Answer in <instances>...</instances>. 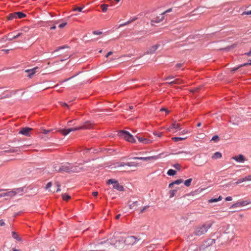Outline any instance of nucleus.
Returning a JSON list of instances; mask_svg holds the SVG:
<instances>
[{
	"label": "nucleus",
	"instance_id": "56",
	"mask_svg": "<svg viewBox=\"0 0 251 251\" xmlns=\"http://www.w3.org/2000/svg\"><path fill=\"white\" fill-rule=\"evenodd\" d=\"M182 65H183L182 63H177L176 64V69H178L180 67H181L182 66Z\"/></svg>",
	"mask_w": 251,
	"mask_h": 251
},
{
	"label": "nucleus",
	"instance_id": "7",
	"mask_svg": "<svg viewBox=\"0 0 251 251\" xmlns=\"http://www.w3.org/2000/svg\"><path fill=\"white\" fill-rule=\"evenodd\" d=\"M107 184L109 185L110 184H113V188L120 191H124V187L120 185V183L115 179H110L107 181Z\"/></svg>",
	"mask_w": 251,
	"mask_h": 251
},
{
	"label": "nucleus",
	"instance_id": "44",
	"mask_svg": "<svg viewBox=\"0 0 251 251\" xmlns=\"http://www.w3.org/2000/svg\"><path fill=\"white\" fill-rule=\"evenodd\" d=\"M219 140V136L218 135H215L214 136L211 140L214 141H217Z\"/></svg>",
	"mask_w": 251,
	"mask_h": 251
},
{
	"label": "nucleus",
	"instance_id": "16",
	"mask_svg": "<svg viewBox=\"0 0 251 251\" xmlns=\"http://www.w3.org/2000/svg\"><path fill=\"white\" fill-rule=\"evenodd\" d=\"M38 68L37 67H35L32 69L29 70H26L25 71L26 73H28V76L29 77H31V76L34 75L36 73V70Z\"/></svg>",
	"mask_w": 251,
	"mask_h": 251
},
{
	"label": "nucleus",
	"instance_id": "27",
	"mask_svg": "<svg viewBox=\"0 0 251 251\" xmlns=\"http://www.w3.org/2000/svg\"><path fill=\"white\" fill-rule=\"evenodd\" d=\"M12 237L19 241H22V239L20 237H19L18 235L14 231L12 232Z\"/></svg>",
	"mask_w": 251,
	"mask_h": 251
},
{
	"label": "nucleus",
	"instance_id": "62",
	"mask_svg": "<svg viewBox=\"0 0 251 251\" xmlns=\"http://www.w3.org/2000/svg\"><path fill=\"white\" fill-rule=\"evenodd\" d=\"M174 78V76H169L167 77H166L164 79L165 80H169L170 79H173Z\"/></svg>",
	"mask_w": 251,
	"mask_h": 251
},
{
	"label": "nucleus",
	"instance_id": "53",
	"mask_svg": "<svg viewBox=\"0 0 251 251\" xmlns=\"http://www.w3.org/2000/svg\"><path fill=\"white\" fill-rule=\"evenodd\" d=\"M93 33L94 35H100L102 34V32L99 31H94Z\"/></svg>",
	"mask_w": 251,
	"mask_h": 251
},
{
	"label": "nucleus",
	"instance_id": "12",
	"mask_svg": "<svg viewBox=\"0 0 251 251\" xmlns=\"http://www.w3.org/2000/svg\"><path fill=\"white\" fill-rule=\"evenodd\" d=\"M158 158V156H149V157H135L133 158V159H138V160H141L144 161H150L152 159H157Z\"/></svg>",
	"mask_w": 251,
	"mask_h": 251
},
{
	"label": "nucleus",
	"instance_id": "4",
	"mask_svg": "<svg viewBox=\"0 0 251 251\" xmlns=\"http://www.w3.org/2000/svg\"><path fill=\"white\" fill-rule=\"evenodd\" d=\"M210 227V224H205L197 226L195 228L193 233L196 236H200L206 233Z\"/></svg>",
	"mask_w": 251,
	"mask_h": 251
},
{
	"label": "nucleus",
	"instance_id": "31",
	"mask_svg": "<svg viewBox=\"0 0 251 251\" xmlns=\"http://www.w3.org/2000/svg\"><path fill=\"white\" fill-rule=\"evenodd\" d=\"M249 203L250 202L248 201H243L237 203V204L239 205V206H245L249 204Z\"/></svg>",
	"mask_w": 251,
	"mask_h": 251
},
{
	"label": "nucleus",
	"instance_id": "40",
	"mask_svg": "<svg viewBox=\"0 0 251 251\" xmlns=\"http://www.w3.org/2000/svg\"><path fill=\"white\" fill-rule=\"evenodd\" d=\"M243 180H244V181H251V175H249L244 177Z\"/></svg>",
	"mask_w": 251,
	"mask_h": 251
},
{
	"label": "nucleus",
	"instance_id": "63",
	"mask_svg": "<svg viewBox=\"0 0 251 251\" xmlns=\"http://www.w3.org/2000/svg\"><path fill=\"white\" fill-rule=\"evenodd\" d=\"M93 195L94 196V197H96L98 196V192H93V193H92Z\"/></svg>",
	"mask_w": 251,
	"mask_h": 251
},
{
	"label": "nucleus",
	"instance_id": "18",
	"mask_svg": "<svg viewBox=\"0 0 251 251\" xmlns=\"http://www.w3.org/2000/svg\"><path fill=\"white\" fill-rule=\"evenodd\" d=\"M158 45H154L151 47L146 52V54H152L157 49Z\"/></svg>",
	"mask_w": 251,
	"mask_h": 251
},
{
	"label": "nucleus",
	"instance_id": "6",
	"mask_svg": "<svg viewBox=\"0 0 251 251\" xmlns=\"http://www.w3.org/2000/svg\"><path fill=\"white\" fill-rule=\"evenodd\" d=\"M118 136L121 138H124L126 141L129 142L131 143H136V140L128 131L126 130H121L118 132Z\"/></svg>",
	"mask_w": 251,
	"mask_h": 251
},
{
	"label": "nucleus",
	"instance_id": "36",
	"mask_svg": "<svg viewBox=\"0 0 251 251\" xmlns=\"http://www.w3.org/2000/svg\"><path fill=\"white\" fill-rule=\"evenodd\" d=\"M8 39L9 38H7L6 36H4L0 38V43H5L6 41L8 40Z\"/></svg>",
	"mask_w": 251,
	"mask_h": 251
},
{
	"label": "nucleus",
	"instance_id": "14",
	"mask_svg": "<svg viewBox=\"0 0 251 251\" xmlns=\"http://www.w3.org/2000/svg\"><path fill=\"white\" fill-rule=\"evenodd\" d=\"M93 125L94 124L90 121H87L83 126H80V127H82V129H88L91 128Z\"/></svg>",
	"mask_w": 251,
	"mask_h": 251
},
{
	"label": "nucleus",
	"instance_id": "9",
	"mask_svg": "<svg viewBox=\"0 0 251 251\" xmlns=\"http://www.w3.org/2000/svg\"><path fill=\"white\" fill-rule=\"evenodd\" d=\"M32 130V128L25 127L22 128L21 130L19 131V134H23L25 136H29L30 135V132Z\"/></svg>",
	"mask_w": 251,
	"mask_h": 251
},
{
	"label": "nucleus",
	"instance_id": "48",
	"mask_svg": "<svg viewBox=\"0 0 251 251\" xmlns=\"http://www.w3.org/2000/svg\"><path fill=\"white\" fill-rule=\"evenodd\" d=\"M52 186V183L51 182H49L47 183L46 186V189H49L50 187H51V186Z\"/></svg>",
	"mask_w": 251,
	"mask_h": 251
},
{
	"label": "nucleus",
	"instance_id": "2",
	"mask_svg": "<svg viewBox=\"0 0 251 251\" xmlns=\"http://www.w3.org/2000/svg\"><path fill=\"white\" fill-rule=\"evenodd\" d=\"M54 171L58 172H67V173H75L80 172L81 168L77 166L71 165L69 163H66L62 165L59 167H55L54 168Z\"/></svg>",
	"mask_w": 251,
	"mask_h": 251
},
{
	"label": "nucleus",
	"instance_id": "32",
	"mask_svg": "<svg viewBox=\"0 0 251 251\" xmlns=\"http://www.w3.org/2000/svg\"><path fill=\"white\" fill-rule=\"evenodd\" d=\"M81 129H82V127H80V126H77V127H72V128H70L68 129L69 132L70 133L72 131H75L76 130H81Z\"/></svg>",
	"mask_w": 251,
	"mask_h": 251
},
{
	"label": "nucleus",
	"instance_id": "13",
	"mask_svg": "<svg viewBox=\"0 0 251 251\" xmlns=\"http://www.w3.org/2000/svg\"><path fill=\"white\" fill-rule=\"evenodd\" d=\"M17 193L15 191H9L6 193H4L2 194H0V198L1 197H12L16 195Z\"/></svg>",
	"mask_w": 251,
	"mask_h": 251
},
{
	"label": "nucleus",
	"instance_id": "11",
	"mask_svg": "<svg viewBox=\"0 0 251 251\" xmlns=\"http://www.w3.org/2000/svg\"><path fill=\"white\" fill-rule=\"evenodd\" d=\"M231 159L236 162L241 163H243L246 160L245 157L242 154H239L238 156H233Z\"/></svg>",
	"mask_w": 251,
	"mask_h": 251
},
{
	"label": "nucleus",
	"instance_id": "42",
	"mask_svg": "<svg viewBox=\"0 0 251 251\" xmlns=\"http://www.w3.org/2000/svg\"><path fill=\"white\" fill-rule=\"evenodd\" d=\"M73 11H78L79 12H82V8L80 7H76L74 8ZM84 12V11H83Z\"/></svg>",
	"mask_w": 251,
	"mask_h": 251
},
{
	"label": "nucleus",
	"instance_id": "5",
	"mask_svg": "<svg viewBox=\"0 0 251 251\" xmlns=\"http://www.w3.org/2000/svg\"><path fill=\"white\" fill-rule=\"evenodd\" d=\"M215 239H209L206 240L200 247V251H211L212 245L215 243Z\"/></svg>",
	"mask_w": 251,
	"mask_h": 251
},
{
	"label": "nucleus",
	"instance_id": "25",
	"mask_svg": "<svg viewBox=\"0 0 251 251\" xmlns=\"http://www.w3.org/2000/svg\"><path fill=\"white\" fill-rule=\"evenodd\" d=\"M16 17L19 19H22L26 17V15L21 12H16Z\"/></svg>",
	"mask_w": 251,
	"mask_h": 251
},
{
	"label": "nucleus",
	"instance_id": "33",
	"mask_svg": "<svg viewBox=\"0 0 251 251\" xmlns=\"http://www.w3.org/2000/svg\"><path fill=\"white\" fill-rule=\"evenodd\" d=\"M108 7V5L106 4H102L100 5V7H101L102 11L104 12H105L107 11Z\"/></svg>",
	"mask_w": 251,
	"mask_h": 251
},
{
	"label": "nucleus",
	"instance_id": "61",
	"mask_svg": "<svg viewBox=\"0 0 251 251\" xmlns=\"http://www.w3.org/2000/svg\"><path fill=\"white\" fill-rule=\"evenodd\" d=\"M9 50H9V49H7V50L3 49L1 51L5 52L6 53L8 54L9 53Z\"/></svg>",
	"mask_w": 251,
	"mask_h": 251
},
{
	"label": "nucleus",
	"instance_id": "3",
	"mask_svg": "<svg viewBox=\"0 0 251 251\" xmlns=\"http://www.w3.org/2000/svg\"><path fill=\"white\" fill-rule=\"evenodd\" d=\"M234 237V228L232 227L228 226L224 233L221 236L219 242L221 243H226L229 241H231Z\"/></svg>",
	"mask_w": 251,
	"mask_h": 251
},
{
	"label": "nucleus",
	"instance_id": "20",
	"mask_svg": "<svg viewBox=\"0 0 251 251\" xmlns=\"http://www.w3.org/2000/svg\"><path fill=\"white\" fill-rule=\"evenodd\" d=\"M139 203L138 201H134L132 202L131 204H129V208L131 209L136 210L137 207L139 206Z\"/></svg>",
	"mask_w": 251,
	"mask_h": 251
},
{
	"label": "nucleus",
	"instance_id": "17",
	"mask_svg": "<svg viewBox=\"0 0 251 251\" xmlns=\"http://www.w3.org/2000/svg\"><path fill=\"white\" fill-rule=\"evenodd\" d=\"M184 83L183 81L179 78L175 79V80L173 81H171L170 82H167L166 83L169 84H180Z\"/></svg>",
	"mask_w": 251,
	"mask_h": 251
},
{
	"label": "nucleus",
	"instance_id": "26",
	"mask_svg": "<svg viewBox=\"0 0 251 251\" xmlns=\"http://www.w3.org/2000/svg\"><path fill=\"white\" fill-rule=\"evenodd\" d=\"M58 131L59 132H60L62 134H63L64 136H66L70 133L68 129H60Z\"/></svg>",
	"mask_w": 251,
	"mask_h": 251
},
{
	"label": "nucleus",
	"instance_id": "43",
	"mask_svg": "<svg viewBox=\"0 0 251 251\" xmlns=\"http://www.w3.org/2000/svg\"><path fill=\"white\" fill-rule=\"evenodd\" d=\"M130 24V21H127L126 22V23H124L123 24H120V25H119V27H121V26H125V25H126L128 24Z\"/></svg>",
	"mask_w": 251,
	"mask_h": 251
},
{
	"label": "nucleus",
	"instance_id": "10",
	"mask_svg": "<svg viewBox=\"0 0 251 251\" xmlns=\"http://www.w3.org/2000/svg\"><path fill=\"white\" fill-rule=\"evenodd\" d=\"M136 137L138 139V141L143 144H149L151 143L152 142L151 140L144 137L140 136H136Z\"/></svg>",
	"mask_w": 251,
	"mask_h": 251
},
{
	"label": "nucleus",
	"instance_id": "19",
	"mask_svg": "<svg viewBox=\"0 0 251 251\" xmlns=\"http://www.w3.org/2000/svg\"><path fill=\"white\" fill-rule=\"evenodd\" d=\"M183 182V180L182 179H177L169 184V187L172 188L175 184L179 185L182 183Z\"/></svg>",
	"mask_w": 251,
	"mask_h": 251
},
{
	"label": "nucleus",
	"instance_id": "50",
	"mask_svg": "<svg viewBox=\"0 0 251 251\" xmlns=\"http://www.w3.org/2000/svg\"><path fill=\"white\" fill-rule=\"evenodd\" d=\"M77 75V74H76L75 75H74V76H72V77H69V78H67V79H65L63 80L62 82H66V81H68V80H69L71 79H72V78H73V77H75V76L76 75Z\"/></svg>",
	"mask_w": 251,
	"mask_h": 251
},
{
	"label": "nucleus",
	"instance_id": "37",
	"mask_svg": "<svg viewBox=\"0 0 251 251\" xmlns=\"http://www.w3.org/2000/svg\"><path fill=\"white\" fill-rule=\"evenodd\" d=\"M21 35H22V33H18V34H17V35L13 36L12 37V38H9L8 40H9V41H12V40H13V39H17V38H18L19 37H20Z\"/></svg>",
	"mask_w": 251,
	"mask_h": 251
},
{
	"label": "nucleus",
	"instance_id": "34",
	"mask_svg": "<svg viewBox=\"0 0 251 251\" xmlns=\"http://www.w3.org/2000/svg\"><path fill=\"white\" fill-rule=\"evenodd\" d=\"M192 181V178H189V179L186 180L184 181V183L185 186H186L187 187H189L190 186Z\"/></svg>",
	"mask_w": 251,
	"mask_h": 251
},
{
	"label": "nucleus",
	"instance_id": "58",
	"mask_svg": "<svg viewBox=\"0 0 251 251\" xmlns=\"http://www.w3.org/2000/svg\"><path fill=\"white\" fill-rule=\"evenodd\" d=\"M242 67H240V66H239L238 67H236V68H234L233 69H232L231 70V71L232 72H235L236 71H237L238 69H239L240 68H241Z\"/></svg>",
	"mask_w": 251,
	"mask_h": 251
},
{
	"label": "nucleus",
	"instance_id": "41",
	"mask_svg": "<svg viewBox=\"0 0 251 251\" xmlns=\"http://www.w3.org/2000/svg\"><path fill=\"white\" fill-rule=\"evenodd\" d=\"M125 166H126V163L122 162V163H117L116 167H124Z\"/></svg>",
	"mask_w": 251,
	"mask_h": 251
},
{
	"label": "nucleus",
	"instance_id": "51",
	"mask_svg": "<svg viewBox=\"0 0 251 251\" xmlns=\"http://www.w3.org/2000/svg\"><path fill=\"white\" fill-rule=\"evenodd\" d=\"M160 111L165 112L166 114H168L169 113V111L165 108H162L160 109Z\"/></svg>",
	"mask_w": 251,
	"mask_h": 251
},
{
	"label": "nucleus",
	"instance_id": "35",
	"mask_svg": "<svg viewBox=\"0 0 251 251\" xmlns=\"http://www.w3.org/2000/svg\"><path fill=\"white\" fill-rule=\"evenodd\" d=\"M62 199L64 201H68L71 199V197L67 194H64L62 195Z\"/></svg>",
	"mask_w": 251,
	"mask_h": 251
},
{
	"label": "nucleus",
	"instance_id": "22",
	"mask_svg": "<svg viewBox=\"0 0 251 251\" xmlns=\"http://www.w3.org/2000/svg\"><path fill=\"white\" fill-rule=\"evenodd\" d=\"M222 157V154L221 153H220V152H216L212 155L211 157L213 159H217L221 158Z\"/></svg>",
	"mask_w": 251,
	"mask_h": 251
},
{
	"label": "nucleus",
	"instance_id": "24",
	"mask_svg": "<svg viewBox=\"0 0 251 251\" xmlns=\"http://www.w3.org/2000/svg\"><path fill=\"white\" fill-rule=\"evenodd\" d=\"M223 199L222 197L221 196H220L218 198L216 199H211L209 200H208L209 203H213V202H216L222 200Z\"/></svg>",
	"mask_w": 251,
	"mask_h": 251
},
{
	"label": "nucleus",
	"instance_id": "28",
	"mask_svg": "<svg viewBox=\"0 0 251 251\" xmlns=\"http://www.w3.org/2000/svg\"><path fill=\"white\" fill-rule=\"evenodd\" d=\"M186 138H187L186 137H173L172 138V140H173L175 142H178L179 141H182V140H185Z\"/></svg>",
	"mask_w": 251,
	"mask_h": 251
},
{
	"label": "nucleus",
	"instance_id": "64",
	"mask_svg": "<svg viewBox=\"0 0 251 251\" xmlns=\"http://www.w3.org/2000/svg\"><path fill=\"white\" fill-rule=\"evenodd\" d=\"M244 54L248 56H251V52L250 51H249L248 52H246Z\"/></svg>",
	"mask_w": 251,
	"mask_h": 251
},
{
	"label": "nucleus",
	"instance_id": "38",
	"mask_svg": "<svg viewBox=\"0 0 251 251\" xmlns=\"http://www.w3.org/2000/svg\"><path fill=\"white\" fill-rule=\"evenodd\" d=\"M173 167L177 170H180L181 168V165L178 163L174 164Z\"/></svg>",
	"mask_w": 251,
	"mask_h": 251
},
{
	"label": "nucleus",
	"instance_id": "47",
	"mask_svg": "<svg viewBox=\"0 0 251 251\" xmlns=\"http://www.w3.org/2000/svg\"><path fill=\"white\" fill-rule=\"evenodd\" d=\"M247 65H251V60H250V62H249V63H246L243 64L242 65H240V67H244V66H246Z\"/></svg>",
	"mask_w": 251,
	"mask_h": 251
},
{
	"label": "nucleus",
	"instance_id": "52",
	"mask_svg": "<svg viewBox=\"0 0 251 251\" xmlns=\"http://www.w3.org/2000/svg\"><path fill=\"white\" fill-rule=\"evenodd\" d=\"M52 130H46V129H43V133L45 134H48Z\"/></svg>",
	"mask_w": 251,
	"mask_h": 251
},
{
	"label": "nucleus",
	"instance_id": "45",
	"mask_svg": "<svg viewBox=\"0 0 251 251\" xmlns=\"http://www.w3.org/2000/svg\"><path fill=\"white\" fill-rule=\"evenodd\" d=\"M149 207V205L145 206L141 210L140 213H144L145 210Z\"/></svg>",
	"mask_w": 251,
	"mask_h": 251
},
{
	"label": "nucleus",
	"instance_id": "15",
	"mask_svg": "<svg viewBox=\"0 0 251 251\" xmlns=\"http://www.w3.org/2000/svg\"><path fill=\"white\" fill-rule=\"evenodd\" d=\"M171 128H172L173 132H176L180 128V124L176 123V122L172 124Z\"/></svg>",
	"mask_w": 251,
	"mask_h": 251
},
{
	"label": "nucleus",
	"instance_id": "46",
	"mask_svg": "<svg viewBox=\"0 0 251 251\" xmlns=\"http://www.w3.org/2000/svg\"><path fill=\"white\" fill-rule=\"evenodd\" d=\"M251 15V10H249L248 11H245L242 13V15Z\"/></svg>",
	"mask_w": 251,
	"mask_h": 251
},
{
	"label": "nucleus",
	"instance_id": "21",
	"mask_svg": "<svg viewBox=\"0 0 251 251\" xmlns=\"http://www.w3.org/2000/svg\"><path fill=\"white\" fill-rule=\"evenodd\" d=\"M163 15L164 14L163 13H162L161 14L160 16L158 17L156 19L152 20L151 22L158 23H159V22L162 21L164 18Z\"/></svg>",
	"mask_w": 251,
	"mask_h": 251
},
{
	"label": "nucleus",
	"instance_id": "29",
	"mask_svg": "<svg viewBox=\"0 0 251 251\" xmlns=\"http://www.w3.org/2000/svg\"><path fill=\"white\" fill-rule=\"evenodd\" d=\"M167 174L170 176H173L176 174V171L173 169H170L168 171Z\"/></svg>",
	"mask_w": 251,
	"mask_h": 251
},
{
	"label": "nucleus",
	"instance_id": "49",
	"mask_svg": "<svg viewBox=\"0 0 251 251\" xmlns=\"http://www.w3.org/2000/svg\"><path fill=\"white\" fill-rule=\"evenodd\" d=\"M56 186L57 187V189L56 190V192H59L61 190L60 188V184L59 183V182H56Z\"/></svg>",
	"mask_w": 251,
	"mask_h": 251
},
{
	"label": "nucleus",
	"instance_id": "59",
	"mask_svg": "<svg viewBox=\"0 0 251 251\" xmlns=\"http://www.w3.org/2000/svg\"><path fill=\"white\" fill-rule=\"evenodd\" d=\"M4 225H5V223L3 221V220H0V226H4Z\"/></svg>",
	"mask_w": 251,
	"mask_h": 251
},
{
	"label": "nucleus",
	"instance_id": "23",
	"mask_svg": "<svg viewBox=\"0 0 251 251\" xmlns=\"http://www.w3.org/2000/svg\"><path fill=\"white\" fill-rule=\"evenodd\" d=\"M139 163L135 162H129L126 163V166H129V167H137L139 166Z\"/></svg>",
	"mask_w": 251,
	"mask_h": 251
},
{
	"label": "nucleus",
	"instance_id": "39",
	"mask_svg": "<svg viewBox=\"0 0 251 251\" xmlns=\"http://www.w3.org/2000/svg\"><path fill=\"white\" fill-rule=\"evenodd\" d=\"M176 192V190H172L170 191V198L173 197Z\"/></svg>",
	"mask_w": 251,
	"mask_h": 251
},
{
	"label": "nucleus",
	"instance_id": "30",
	"mask_svg": "<svg viewBox=\"0 0 251 251\" xmlns=\"http://www.w3.org/2000/svg\"><path fill=\"white\" fill-rule=\"evenodd\" d=\"M16 18H17V17H16V12H14L13 13H11L9 15V16L8 17V19L9 20H12Z\"/></svg>",
	"mask_w": 251,
	"mask_h": 251
},
{
	"label": "nucleus",
	"instance_id": "60",
	"mask_svg": "<svg viewBox=\"0 0 251 251\" xmlns=\"http://www.w3.org/2000/svg\"><path fill=\"white\" fill-rule=\"evenodd\" d=\"M232 200V197H230V196L227 197L226 198V201H231Z\"/></svg>",
	"mask_w": 251,
	"mask_h": 251
},
{
	"label": "nucleus",
	"instance_id": "8",
	"mask_svg": "<svg viewBox=\"0 0 251 251\" xmlns=\"http://www.w3.org/2000/svg\"><path fill=\"white\" fill-rule=\"evenodd\" d=\"M137 240V239L134 236H128L126 238H125V244L133 245L136 243Z\"/></svg>",
	"mask_w": 251,
	"mask_h": 251
},
{
	"label": "nucleus",
	"instance_id": "55",
	"mask_svg": "<svg viewBox=\"0 0 251 251\" xmlns=\"http://www.w3.org/2000/svg\"><path fill=\"white\" fill-rule=\"evenodd\" d=\"M67 25V23H64L62 24H61L59 25V27L60 28H63L66 25Z\"/></svg>",
	"mask_w": 251,
	"mask_h": 251
},
{
	"label": "nucleus",
	"instance_id": "57",
	"mask_svg": "<svg viewBox=\"0 0 251 251\" xmlns=\"http://www.w3.org/2000/svg\"><path fill=\"white\" fill-rule=\"evenodd\" d=\"M60 104H61V105L62 106H65V107H66L67 108H69L68 105L67 103H65V102H62L60 103Z\"/></svg>",
	"mask_w": 251,
	"mask_h": 251
},
{
	"label": "nucleus",
	"instance_id": "1",
	"mask_svg": "<svg viewBox=\"0 0 251 251\" xmlns=\"http://www.w3.org/2000/svg\"><path fill=\"white\" fill-rule=\"evenodd\" d=\"M100 244H103V247L99 248L100 251H105L109 249L111 245L114 246L117 249H121L125 245V237L118 234L115 235L110 240L101 242Z\"/></svg>",
	"mask_w": 251,
	"mask_h": 251
},
{
	"label": "nucleus",
	"instance_id": "54",
	"mask_svg": "<svg viewBox=\"0 0 251 251\" xmlns=\"http://www.w3.org/2000/svg\"><path fill=\"white\" fill-rule=\"evenodd\" d=\"M244 181V180H243V178L238 180V181L235 182V184H240V183L243 182Z\"/></svg>",
	"mask_w": 251,
	"mask_h": 251
}]
</instances>
